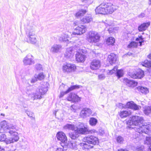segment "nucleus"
I'll return each instance as SVG.
<instances>
[{
    "instance_id": "nucleus-15",
    "label": "nucleus",
    "mask_w": 151,
    "mask_h": 151,
    "mask_svg": "<svg viewBox=\"0 0 151 151\" xmlns=\"http://www.w3.org/2000/svg\"><path fill=\"white\" fill-rule=\"evenodd\" d=\"M62 47L61 45L59 44H55L52 45L50 49V52L54 54L58 53L60 52Z\"/></svg>"
},
{
    "instance_id": "nucleus-45",
    "label": "nucleus",
    "mask_w": 151,
    "mask_h": 151,
    "mask_svg": "<svg viewBox=\"0 0 151 151\" xmlns=\"http://www.w3.org/2000/svg\"><path fill=\"white\" fill-rule=\"evenodd\" d=\"M136 40L137 41H139L140 46H141L142 43L144 42V40L141 36L139 38H137L136 39Z\"/></svg>"
},
{
    "instance_id": "nucleus-56",
    "label": "nucleus",
    "mask_w": 151,
    "mask_h": 151,
    "mask_svg": "<svg viewBox=\"0 0 151 151\" xmlns=\"http://www.w3.org/2000/svg\"><path fill=\"white\" fill-rule=\"evenodd\" d=\"M145 15V14L144 13H141L139 15V17L140 18H142Z\"/></svg>"
},
{
    "instance_id": "nucleus-40",
    "label": "nucleus",
    "mask_w": 151,
    "mask_h": 151,
    "mask_svg": "<svg viewBox=\"0 0 151 151\" xmlns=\"http://www.w3.org/2000/svg\"><path fill=\"white\" fill-rule=\"evenodd\" d=\"M144 144L147 145L151 144V137L149 136H146L144 141Z\"/></svg>"
},
{
    "instance_id": "nucleus-33",
    "label": "nucleus",
    "mask_w": 151,
    "mask_h": 151,
    "mask_svg": "<svg viewBox=\"0 0 151 151\" xmlns=\"http://www.w3.org/2000/svg\"><path fill=\"white\" fill-rule=\"evenodd\" d=\"M114 38L112 37L108 38L106 40V44L108 45H113L115 42Z\"/></svg>"
},
{
    "instance_id": "nucleus-55",
    "label": "nucleus",
    "mask_w": 151,
    "mask_h": 151,
    "mask_svg": "<svg viewBox=\"0 0 151 151\" xmlns=\"http://www.w3.org/2000/svg\"><path fill=\"white\" fill-rule=\"evenodd\" d=\"M104 133V130L102 129H99V134L100 135H102Z\"/></svg>"
},
{
    "instance_id": "nucleus-19",
    "label": "nucleus",
    "mask_w": 151,
    "mask_h": 151,
    "mask_svg": "<svg viewBox=\"0 0 151 151\" xmlns=\"http://www.w3.org/2000/svg\"><path fill=\"white\" fill-rule=\"evenodd\" d=\"M92 114L91 110L89 108L83 109L81 111L80 116L83 118H85L89 116Z\"/></svg>"
},
{
    "instance_id": "nucleus-11",
    "label": "nucleus",
    "mask_w": 151,
    "mask_h": 151,
    "mask_svg": "<svg viewBox=\"0 0 151 151\" xmlns=\"http://www.w3.org/2000/svg\"><path fill=\"white\" fill-rule=\"evenodd\" d=\"M56 136L58 139L62 142L61 144L67 145L66 143L67 138L64 133L62 132H59L57 133Z\"/></svg>"
},
{
    "instance_id": "nucleus-62",
    "label": "nucleus",
    "mask_w": 151,
    "mask_h": 151,
    "mask_svg": "<svg viewBox=\"0 0 151 151\" xmlns=\"http://www.w3.org/2000/svg\"><path fill=\"white\" fill-rule=\"evenodd\" d=\"M127 55H128L129 56H130L132 55V53L131 52H128L127 53Z\"/></svg>"
},
{
    "instance_id": "nucleus-24",
    "label": "nucleus",
    "mask_w": 151,
    "mask_h": 151,
    "mask_svg": "<svg viewBox=\"0 0 151 151\" xmlns=\"http://www.w3.org/2000/svg\"><path fill=\"white\" fill-rule=\"evenodd\" d=\"M74 54V51L71 47L67 48L65 53L64 55L67 58H71Z\"/></svg>"
},
{
    "instance_id": "nucleus-22",
    "label": "nucleus",
    "mask_w": 151,
    "mask_h": 151,
    "mask_svg": "<svg viewBox=\"0 0 151 151\" xmlns=\"http://www.w3.org/2000/svg\"><path fill=\"white\" fill-rule=\"evenodd\" d=\"M117 60V56L114 53H111L108 56V60L111 65L115 63Z\"/></svg>"
},
{
    "instance_id": "nucleus-21",
    "label": "nucleus",
    "mask_w": 151,
    "mask_h": 151,
    "mask_svg": "<svg viewBox=\"0 0 151 151\" xmlns=\"http://www.w3.org/2000/svg\"><path fill=\"white\" fill-rule=\"evenodd\" d=\"M139 107L132 101L128 102L125 105V108L133 109L135 110L139 109Z\"/></svg>"
},
{
    "instance_id": "nucleus-26",
    "label": "nucleus",
    "mask_w": 151,
    "mask_h": 151,
    "mask_svg": "<svg viewBox=\"0 0 151 151\" xmlns=\"http://www.w3.org/2000/svg\"><path fill=\"white\" fill-rule=\"evenodd\" d=\"M91 16L90 15H86L81 19V21L83 23H88L92 21Z\"/></svg>"
},
{
    "instance_id": "nucleus-57",
    "label": "nucleus",
    "mask_w": 151,
    "mask_h": 151,
    "mask_svg": "<svg viewBox=\"0 0 151 151\" xmlns=\"http://www.w3.org/2000/svg\"><path fill=\"white\" fill-rule=\"evenodd\" d=\"M36 79H37L35 78V77L34 78L32 79L31 80V82L32 83L35 82L36 81H37L36 80Z\"/></svg>"
},
{
    "instance_id": "nucleus-42",
    "label": "nucleus",
    "mask_w": 151,
    "mask_h": 151,
    "mask_svg": "<svg viewBox=\"0 0 151 151\" xmlns=\"http://www.w3.org/2000/svg\"><path fill=\"white\" fill-rule=\"evenodd\" d=\"M123 70H117L116 72V75L118 78H119L123 76Z\"/></svg>"
},
{
    "instance_id": "nucleus-8",
    "label": "nucleus",
    "mask_w": 151,
    "mask_h": 151,
    "mask_svg": "<svg viewBox=\"0 0 151 151\" xmlns=\"http://www.w3.org/2000/svg\"><path fill=\"white\" fill-rule=\"evenodd\" d=\"M34 57L31 54L29 53L23 58V62L24 65H31L35 63Z\"/></svg>"
},
{
    "instance_id": "nucleus-35",
    "label": "nucleus",
    "mask_w": 151,
    "mask_h": 151,
    "mask_svg": "<svg viewBox=\"0 0 151 151\" xmlns=\"http://www.w3.org/2000/svg\"><path fill=\"white\" fill-rule=\"evenodd\" d=\"M86 12V10L81 9L76 13L75 16L78 17L83 16Z\"/></svg>"
},
{
    "instance_id": "nucleus-29",
    "label": "nucleus",
    "mask_w": 151,
    "mask_h": 151,
    "mask_svg": "<svg viewBox=\"0 0 151 151\" xmlns=\"http://www.w3.org/2000/svg\"><path fill=\"white\" fill-rule=\"evenodd\" d=\"M69 38L68 34L66 33L63 34L60 37L59 40L63 42H66L68 40Z\"/></svg>"
},
{
    "instance_id": "nucleus-23",
    "label": "nucleus",
    "mask_w": 151,
    "mask_h": 151,
    "mask_svg": "<svg viewBox=\"0 0 151 151\" xmlns=\"http://www.w3.org/2000/svg\"><path fill=\"white\" fill-rule=\"evenodd\" d=\"M124 82L129 87H134L137 86V83L132 80H129L127 78H124Z\"/></svg>"
},
{
    "instance_id": "nucleus-5",
    "label": "nucleus",
    "mask_w": 151,
    "mask_h": 151,
    "mask_svg": "<svg viewBox=\"0 0 151 151\" xmlns=\"http://www.w3.org/2000/svg\"><path fill=\"white\" fill-rule=\"evenodd\" d=\"M9 133L12 136L10 138H6V135L5 134H2L0 135V141H4L6 144H9L18 141L19 137L17 132L14 130H10Z\"/></svg>"
},
{
    "instance_id": "nucleus-61",
    "label": "nucleus",
    "mask_w": 151,
    "mask_h": 151,
    "mask_svg": "<svg viewBox=\"0 0 151 151\" xmlns=\"http://www.w3.org/2000/svg\"><path fill=\"white\" fill-rule=\"evenodd\" d=\"M118 151H128L126 150H123V149H121L119 150Z\"/></svg>"
},
{
    "instance_id": "nucleus-52",
    "label": "nucleus",
    "mask_w": 151,
    "mask_h": 151,
    "mask_svg": "<svg viewBox=\"0 0 151 151\" xmlns=\"http://www.w3.org/2000/svg\"><path fill=\"white\" fill-rule=\"evenodd\" d=\"M67 93H68L66 91H62L61 92L59 95V98H61L63 97L65 94Z\"/></svg>"
},
{
    "instance_id": "nucleus-44",
    "label": "nucleus",
    "mask_w": 151,
    "mask_h": 151,
    "mask_svg": "<svg viewBox=\"0 0 151 151\" xmlns=\"http://www.w3.org/2000/svg\"><path fill=\"white\" fill-rule=\"evenodd\" d=\"M137 46V44L134 42H131L128 45V48H131L132 47H136Z\"/></svg>"
},
{
    "instance_id": "nucleus-39",
    "label": "nucleus",
    "mask_w": 151,
    "mask_h": 151,
    "mask_svg": "<svg viewBox=\"0 0 151 151\" xmlns=\"http://www.w3.org/2000/svg\"><path fill=\"white\" fill-rule=\"evenodd\" d=\"M62 147H59L57 148L56 151H64L67 149L68 147L67 145L61 144Z\"/></svg>"
},
{
    "instance_id": "nucleus-51",
    "label": "nucleus",
    "mask_w": 151,
    "mask_h": 151,
    "mask_svg": "<svg viewBox=\"0 0 151 151\" xmlns=\"http://www.w3.org/2000/svg\"><path fill=\"white\" fill-rule=\"evenodd\" d=\"M35 68L37 70H40L42 69V66L40 64H37L35 65Z\"/></svg>"
},
{
    "instance_id": "nucleus-2",
    "label": "nucleus",
    "mask_w": 151,
    "mask_h": 151,
    "mask_svg": "<svg viewBox=\"0 0 151 151\" xmlns=\"http://www.w3.org/2000/svg\"><path fill=\"white\" fill-rule=\"evenodd\" d=\"M32 86H28L26 87L25 91L28 96L33 100L41 99L42 98L41 96L44 95L47 91V87L42 86L37 89L35 93H32Z\"/></svg>"
},
{
    "instance_id": "nucleus-14",
    "label": "nucleus",
    "mask_w": 151,
    "mask_h": 151,
    "mask_svg": "<svg viewBox=\"0 0 151 151\" xmlns=\"http://www.w3.org/2000/svg\"><path fill=\"white\" fill-rule=\"evenodd\" d=\"M85 56L83 54L81 50H79L76 51V59L78 62H83L85 60Z\"/></svg>"
},
{
    "instance_id": "nucleus-27",
    "label": "nucleus",
    "mask_w": 151,
    "mask_h": 151,
    "mask_svg": "<svg viewBox=\"0 0 151 151\" xmlns=\"http://www.w3.org/2000/svg\"><path fill=\"white\" fill-rule=\"evenodd\" d=\"M131 114V112L129 110L121 111L119 115L121 118L126 117Z\"/></svg>"
},
{
    "instance_id": "nucleus-28",
    "label": "nucleus",
    "mask_w": 151,
    "mask_h": 151,
    "mask_svg": "<svg viewBox=\"0 0 151 151\" xmlns=\"http://www.w3.org/2000/svg\"><path fill=\"white\" fill-rule=\"evenodd\" d=\"M137 89L142 93L146 94L149 92L148 89L146 87L138 86L137 88Z\"/></svg>"
},
{
    "instance_id": "nucleus-58",
    "label": "nucleus",
    "mask_w": 151,
    "mask_h": 151,
    "mask_svg": "<svg viewBox=\"0 0 151 151\" xmlns=\"http://www.w3.org/2000/svg\"><path fill=\"white\" fill-rule=\"evenodd\" d=\"M146 151H151V145L148 147V148H147Z\"/></svg>"
},
{
    "instance_id": "nucleus-50",
    "label": "nucleus",
    "mask_w": 151,
    "mask_h": 151,
    "mask_svg": "<svg viewBox=\"0 0 151 151\" xmlns=\"http://www.w3.org/2000/svg\"><path fill=\"white\" fill-rule=\"evenodd\" d=\"M26 113L27 114V115L28 116H29L30 118H34V117H33V114L32 112L29 111H26Z\"/></svg>"
},
{
    "instance_id": "nucleus-60",
    "label": "nucleus",
    "mask_w": 151,
    "mask_h": 151,
    "mask_svg": "<svg viewBox=\"0 0 151 151\" xmlns=\"http://www.w3.org/2000/svg\"><path fill=\"white\" fill-rule=\"evenodd\" d=\"M0 151H4V149L1 146H0Z\"/></svg>"
},
{
    "instance_id": "nucleus-54",
    "label": "nucleus",
    "mask_w": 151,
    "mask_h": 151,
    "mask_svg": "<svg viewBox=\"0 0 151 151\" xmlns=\"http://www.w3.org/2000/svg\"><path fill=\"white\" fill-rule=\"evenodd\" d=\"M119 28L117 27H115V28H113V30L112 31L111 29H111V28H110L109 29H108V31L110 33V32H115L114 30H118V29Z\"/></svg>"
},
{
    "instance_id": "nucleus-48",
    "label": "nucleus",
    "mask_w": 151,
    "mask_h": 151,
    "mask_svg": "<svg viewBox=\"0 0 151 151\" xmlns=\"http://www.w3.org/2000/svg\"><path fill=\"white\" fill-rule=\"evenodd\" d=\"M116 105L117 107L121 109L125 108V105L121 103H118L116 104Z\"/></svg>"
},
{
    "instance_id": "nucleus-17",
    "label": "nucleus",
    "mask_w": 151,
    "mask_h": 151,
    "mask_svg": "<svg viewBox=\"0 0 151 151\" xmlns=\"http://www.w3.org/2000/svg\"><path fill=\"white\" fill-rule=\"evenodd\" d=\"M80 127L77 128L76 129V132L79 134H85L88 131V129L86 126L84 125L83 124H81L79 126Z\"/></svg>"
},
{
    "instance_id": "nucleus-3",
    "label": "nucleus",
    "mask_w": 151,
    "mask_h": 151,
    "mask_svg": "<svg viewBox=\"0 0 151 151\" xmlns=\"http://www.w3.org/2000/svg\"><path fill=\"white\" fill-rule=\"evenodd\" d=\"M83 142L79 144L83 149H89L93 147V145H95L99 143L97 137L92 135H88L83 139Z\"/></svg>"
},
{
    "instance_id": "nucleus-4",
    "label": "nucleus",
    "mask_w": 151,
    "mask_h": 151,
    "mask_svg": "<svg viewBox=\"0 0 151 151\" xmlns=\"http://www.w3.org/2000/svg\"><path fill=\"white\" fill-rule=\"evenodd\" d=\"M27 41L29 43L35 44L37 42L36 36L35 34L34 27L29 25L26 27Z\"/></svg>"
},
{
    "instance_id": "nucleus-49",
    "label": "nucleus",
    "mask_w": 151,
    "mask_h": 151,
    "mask_svg": "<svg viewBox=\"0 0 151 151\" xmlns=\"http://www.w3.org/2000/svg\"><path fill=\"white\" fill-rule=\"evenodd\" d=\"M117 68L118 67L117 66H115L113 69L109 71V74H112L114 73H115L117 71Z\"/></svg>"
},
{
    "instance_id": "nucleus-34",
    "label": "nucleus",
    "mask_w": 151,
    "mask_h": 151,
    "mask_svg": "<svg viewBox=\"0 0 151 151\" xmlns=\"http://www.w3.org/2000/svg\"><path fill=\"white\" fill-rule=\"evenodd\" d=\"M65 129H68L72 130H75L76 128L75 126L73 125L70 124H67L64 127Z\"/></svg>"
},
{
    "instance_id": "nucleus-38",
    "label": "nucleus",
    "mask_w": 151,
    "mask_h": 151,
    "mask_svg": "<svg viewBox=\"0 0 151 151\" xmlns=\"http://www.w3.org/2000/svg\"><path fill=\"white\" fill-rule=\"evenodd\" d=\"M35 78H36V80H41L44 79L45 77L42 73H40L38 75H35Z\"/></svg>"
},
{
    "instance_id": "nucleus-31",
    "label": "nucleus",
    "mask_w": 151,
    "mask_h": 151,
    "mask_svg": "<svg viewBox=\"0 0 151 151\" xmlns=\"http://www.w3.org/2000/svg\"><path fill=\"white\" fill-rule=\"evenodd\" d=\"M141 65L142 66L146 67L151 68V61L147 60H145L144 62L141 63Z\"/></svg>"
},
{
    "instance_id": "nucleus-36",
    "label": "nucleus",
    "mask_w": 151,
    "mask_h": 151,
    "mask_svg": "<svg viewBox=\"0 0 151 151\" xmlns=\"http://www.w3.org/2000/svg\"><path fill=\"white\" fill-rule=\"evenodd\" d=\"M81 86L80 85H73L71 86L70 87L68 88V90L66 91L67 93H68L69 92L73 90L78 89L80 88Z\"/></svg>"
},
{
    "instance_id": "nucleus-6",
    "label": "nucleus",
    "mask_w": 151,
    "mask_h": 151,
    "mask_svg": "<svg viewBox=\"0 0 151 151\" xmlns=\"http://www.w3.org/2000/svg\"><path fill=\"white\" fill-rule=\"evenodd\" d=\"M100 36L96 32L90 31L87 35V40L91 43H96L99 42Z\"/></svg>"
},
{
    "instance_id": "nucleus-9",
    "label": "nucleus",
    "mask_w": 151,
    "mask_h": 151,
    "mask_svg": "<svg viewBox=\"0 0 151 151\" xmlns=\"http://www.w3.org/2000/svg\"><path fill=\"white\" fill-rule=\"evenodd\" d=\"M106 14H111L118 8L117 6L111 3H103Z\"/></svg>"
},
{
    "instance_id": "nucleus-20",
    "label": "nucleus",
    "mask_w": 151,
    "mask_h": 151,
    "mask_svg": "<svg viewBox=\"0 0 151 151\" xmlns=\"http://www.w3.org/2000/svg\"><path fill=\"white\" fill-rule=\"evenodd\" d=\"M95 12L96 14H106L104 5L103 3H102L95 9Z\"/></svg>"
},
{
    "instance_id": "nucleus-16",
    "label": "nucleus",
    "mask_w": 151,
    "mask_h": 151,
    "mask_svg": "<svg viewBox=\"0 0 151 151\" xmlns=\"http://www.w3.org/2000/svg\"><path fill=\"white\" fill-rule=\"evenodd\" d=\"M8 124L5 120H4L0 123V131L1 133L7 132L8 131Z\"/></svg>"
},
{
    "instance_id": "nucleus-13",
    "label": "nucleus",
    "mask_w": 151,
    "mask_h": 151,
    "mask_svg": "<svg viewBox=\"0 0 151 151\" xmlns=\"http://www.w3.org/2000/svg\"><path fill=\"white\" fill-rule=\"evenodd\" d=\"M86 30V27L83 25L77 27L75 29V31L73 33V35H80L85 32Z\"/></svg>"
},
{
    "instance_id": "nucleus-59",
    "label": "nucleus",
    "mask_w": 151,
    "mask_h": 151,
    "mask_svg": "<svg viewBox=\"0 0 151 151\" xmlns=\"http://www.w3.org/2000/svg\"><path fill=\"white\" fill-rule=\"evenodd\" d=\"M91 133H94L97 132V131L95 129H93V130H91Z\"/></svg>"
},
{
    "instance_id": "nucleus-10",
    "label": "nucleus",
    "mask_w": 151,
    "mask_h": 151,
    "mask_svg": "<svg viewBox=\"0 0 151 151\" xmlns=\"http://www.w3.org/2000/svg\"><path fill=\"white\" fill-rule=\"evenodd\" d=\"M66 99L68 101H70L72 103L78 102L81 101V98L79 97L75 93H70Z\"/></svg>"
},
{
    "instance_id": "nucleus-18",
    "label": "nucleus",
    "mask_w": 151,
    "mask_h": 151,
    "mask_svg": "<svg viewBox=\"0 0 151 151\" xmlns=\"http://www.w3.org/2000/svg\"><path fill=\"white\" fill-rule=\"evenodd\" d=\"M101 66L100 61L98 60H94L91 63L90 68L92 70L98 69Z\"/></svg>"
},
{
    "instance_id": "nucleus-30",
    "label": "nucleus",
    "mask_w": 151,
    "mask_h": 151,
    "mask_svg": "<svg viewBox=\"0 0 151 151\" xmlns=\"http://www.w3.org/2000/svg\"><path fill=\"white\" fill-rule=\"evenodd\" d=\"M69 137L72 139H76L79 136V134L77 132H76V129L73 132L70 133L69 134Z\"/></svg>"
},
{
    "instance_id": "nucleus-32",
    "label": "nucleus",
    "mask_w": 151,
    "mask_h": 151,
    "mask_svg": "<svg viewBox=\"0 0 151 151\" xmlns=\"http://www.w3.org/2000/svg\"><path fill=\"white\" fill-rule=\"evenodd\" d=\"M144 113L146 115H148L151 112V106H145L143 108Z\"/></svg>"
},
{
    "instance_id": "nucleus-63",
    "label": "nucleus",
    "mask_w": 151,
    "mask_h": 151,
    "mask_svg": "<svg viewBox=\"0 0 151 151\" xmlns=\"http://www.w3.org/2000/svg\"><path fill=\"white\" fill-rule=\"evenodd\" d=\"M148 57L151 59V53L148 55Z\"/></svg>"
},
{
    "instance_id": "nucleus-37",
    "label": "nucleus",
    "mask_w": 151,
    "mask_h": 151,
    "mask_svg": "<svg viewBox=\"0 0 151 151\" xmlns=\"http://www.w3.org/2000/svg\"><path fill=\"white\" fill-rule=\"evenodd\" d=\"M89 123L91 126H95L97 123V120L93 117H91L90 118L89 120Z\"/></svg>"
},
{
    "instance_id": "nucleus-43",
    "label": "nucleus",
    "mask_w": 151,
    "mask_h": 151,
    "mask_svg": "<svg viewBox=\"0 0 151 151\" xmlns=\"http://www.w3.org/2000/svg\"><path fill=\"white\" fill-rule=\"evenodd\" d=\"M136 149L137 151H146L147 148H145L143 145H141L138 146Z\"/></svg>"
},
{
    "instance_id": "nucleus-25",
    "label": "nucleus",
    "mask_w": 151,
    "mask_h": 151,
    "mask_svg": "<svg viewBox=\"0 0 151 151\" xmlns=\"http://www.w3.org/2000/svg\"><path fill=\"white\" fill-rule=\"evenodd\" d=\"M150 22L144 23L139 26L138 27V30L139 32H142L146 30L150 25Z\"/></svg>"
},
{
    "instance_id": "nucleus-46",
    "label": "nucleus",
    "mask_w": 151,
    "mask_h": 151,
    "mask_svg": "<svg viewBox=\"0 0 151 151\" xmlns=\"http://www.w3.org/2000/svg\"><path fill=\"white\" fill-rule=\"evenodd\" d=\"M8 131L11 130L10 129H16V126L13 125L12 124H8Z\"/></svg>"
},
{
    "instance_id": "nucleus-41",
    "label": "nucleus",
    "mask_w": 151,
    "mask_h": 151,
    "mask_svg": "<svg viewBox=\"0 0 151 151\" xmlns=\"http://www.w3.org/2000/svg\"><path fill=\"white\" fill-rule=\"evenodd\" d=\"M116 140L117 142L120 144H122L124 141V138L121 136H118L116 138Z\"/></svg>"
},
{
    "instance_id": "nucleus-7",
    "label": "nucleus",
    "mask_w": 151,
    "mask_h": 151,
    "mask_svg": "<svg viewBox=\"0 0 151 151\" xmlns=\"http://www.w3.org/2000/svg\"><path fill=\"white\" fill-rule=\"evenodd\" d=\"M77 69V67L75 64L72 63H67L64 64L62 67L63 72L68 73L74 72Z\"/></svg>"
},
{
    "instance_id": "nucleus-64",
    "label": "nucleus",
    "mask_w": 151,
    "mask_h": 151,
    "mask_svg": "<svg viewBox=\"0 0 151 151\" xmlns=\"http://www.w3.org/2000/svg\"><path fill=\"white\" fill-rule=\"evenodd\" d=\"M74 24H75V25H78V23H77V22L76 21L74 22Z\"/></svg>"
},
{
    "instance_id": "nucleus-53",
    "label": "nucleus",
    "mask_w": 151,
    "mask_h": 151,
    "mask_svg": "<svg viewBox=\"0 0 151 151\" xmlns=\"http://www.w3.org/2000/svg\"><path fill=\"white\" fill-rule=\"evenodd\" d=\"M70 145H71L72 148L75 150L77 149V145L75 143H72L70 144Z\"/></svg>"
},
{
    "instance_id": "nucleus-47",
    "label": "nucleus",
    "mask_w": 151,
    "mask_h": 151,
    "mask_svg": "<svg viewBox=\"0 0 151 151\" xmlns=\"http://www.w3.org/2000/svg\"><path fill=\"white\" fill-rule=\"evenodd\" d=\"M106 78V76L104 74H99L98 75V78L99 80H102Z\"/></svg>"
},
{
    "instance_id": "nucleus-1",
    "label": "nucleus",
    "mask_w": 151,
    "mask_h": 151,
    "mask_svg": "<svg viewBox=\"0 0 151 151\" xmlns=\"http://www.w3.org/2000/svg\"><path fill=\"white\" fill-rule=\"evenodd\" d=\"M144 122L142 117L134 116L131 120L127 122V124L129 125H135V127L133 128L140 134H147L151 132V123L148 122L144 123Z\"/></svg>"
},
{
    "instance_id": "nucleus-12",
    "label": "nucleus",
    "mask_w": 151,
    "mask_h": 151,
    "mask_svg": "<svg viewBox=\"0 0 151 151\" xmlns=\"http://www.w3.org/2000/svg\"><path fill=\"white\" fill-rule=\"evenodd\" d=\"M144 74L143 71L139 70L137 72L134 73L129 72V75L132 78H141L143 76Z\"/></svg>"
}]
</instances>
